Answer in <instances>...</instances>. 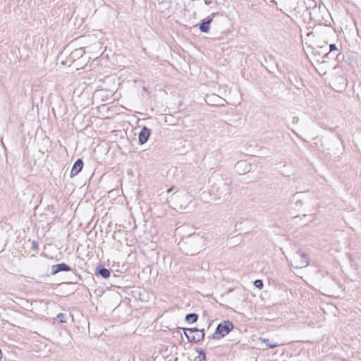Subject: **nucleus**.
<instances>
[{"instance_id":"ddd939ff","label":"nucleus","mask_w":361,"mask_h":361,"mask_svg":"<svg viewBox=\"0 0 361 361\" xmlns=\"http://www.w3.org/2000/svg\"><path fill=\"white\" fill-rule=\"evenodd\" d=\"M104 279H108L110 276V271L104 267H102L97 272Z\"/></svg>"},{"instance_id":"6ab92c4d","label":"nucleus","mask_w":361,"mask_h":361,"mask_svg":"<svg viewBox=\"0 0 361 361\" xmlns=\"http://www.w3.org/2000/svg\"><path fill=\"white\" fill-rule=\"evenodd\" d=\"M312 4H314V5H313V10L317 9L316 4H314V2H312Z\"/></svg>"},{"instance_id":"2eb2a0df","label":"nucleus","mask_w":361,"mask_h":361,"mask_svg":"<svg viewBox=\"0 0 361 361\" xmlns=\"http://www.w3.org/2000/svg\"><path fill=\"white\" fill-rule=\"evenodd\" d=\"M302 195H303L302 192H297L294 195V198L296 200L295 205L297 207H302L303 205V202H302V199L300 198V196Z\"/></svg>"},{"instance_id":"f8f14e48","label":"nucleus","mask_w":361,"mask_h":361,"mask_svg":"<svg viewBox=\"0 0 361 361\" xmlns=\"http://www.w3.org/2000/svg\"><path fill=\"white\" fill-rule=\"evenodd\" d=\"M198 319V315L195 313H190L186 314L185 321L188 323H194Z\"/></svg>"},{"instance_id":"9b49d317","label":"nucleus","mask_w":361,"mask_h":361,"mask_svg":"<svg viewBox=\"0 0 361 361\" xmlns=\"http://www.w3.org/2000/svg\"><path fill=\"white\" fill-rule=\"evenodd\" d=\"M283 3V5L286 8L289 9H295L297 4H298V0H281Z\"/></svg>"},{"instance_id":"423d86ee","label":"nucleus","mask_w":361,"mask_h":361,"mask_svg":"<svg viewBox=\"0 0 361 361\" xmlns=\"http://www.w3.org/2000/svg\"><path fill=\"white\" fill-rule=\"evenodd\" d=\"M150 129L145 126L141 129L138 135L139 142L141 145L145 143L147 141L150 135Z\"/></svg>"},{"instance_id":"1a4fd4ad","label":"nucleus","mask_w":361,"mask_h":361,"mask_svg":"<svg viewBox=\"0 0 361 361\" xmlns=\"http://www.w3.org/2000/svg\"><path fill=\"white\" fill-rule=\"evenodd\" d=\"M329 52L325 54V57L331 59L337 57L338 55V49L335 44H331L329 45Z\"/></svg>"},{"instance_id":"f3484780","label":"nucleus","mask_w":361,"mask_h":361,"mask_svg":"<svg viewBox=\"0 0 361 361\" xmlns=\"http://www.w3.org/2000/svg\"><path fill=\"white\" fill-rule=\"evenodd\" d=\"M254 286L259 289H262L263 288V282L260 279H257L254 281Z\"/></svg>"},{"instance_id":"7ed1b4c3","label":"nucleus","mask_w":361,"mask_h":361,"mask_svg":"<svg viewBox=\"0 0 361 361\" xmlns=\"http://www.w3.org/2000/svg\"><path fill=\"white\" fill-rule=\"evenodd\" d=\"M184 334L189 342L198 343L202 341L204 338V330H200L196 328L185 329Z\"/></svg>"},{"instance_id":"20e7f679","label":"nucleus","mask_w":361,"mask_h":361,"mask_svg":"<svg viewBox=\"0 0 361 361\" xmlns=\"http://www.w3.org/2000/svg\"><path fill=\"white\" fill-rule=\"evenodd\" d=\"M233 328V324L231 322L225 321L220 323L216 329L214 334H219L221 337L227 335Z\"/></svg>"},{"instance_id":"6e6552de","label":"nucleus","mask_w":361,"mask_h":361,"mask_svg":"<svg viewBox=\"0 0 361 361\" xmlns=\"http://www.w3.org/2000/svg\"><path fill=\"white\" fill-rule=\"evenodd\" d=\"M71 270V267L65 263H61L56 265H53L51 267V274H55L60 271H68Z\"/></svg>"},{"instance_id":"39448f33","label":"nucleus","mask_w":361,"mask_h":361,"mask_svg":"<svg viewBox=\"0 0 361 361\" xmlns=\"http://www.w3.org/2000/svg\"><path fill=\"white\" fill-rule=\"evenodd\" d=\"M251 168V164L246 161H239L235 165V171L242 174L250 171Z\"/></svg>"},{"instance_id":"f257e3e1","label":"nucleus","mask_w":361,"mask_h":361,"mask_svg":"<svg viewBox=\"0 0 361 361\" xmlns=\"http://www.w3.org/2000/svg\"><path fill=\"white\" fill-rule=\"evenodd\" d=\"M209 182L212 183L210 193L214 196L213 200L217 204H223L231 199L232 183L229 178L216 176H212Z\"/></svg>"},{"instance_id":"a211bd4d","label":"nucleus","mask_w":361,"mask_h":361,"mask_svg":"<svg viewBox=\"0 0 361 361\" xmlns=\"http://www.w3.org/2000/svg\"><path fill=\"white\" fill-rule=\"evenodd\" d=\"M205 357H206L205 356V353H204V352L202 350L199 351V356H198V357L200 358V360H204Z\"/></svg>"},{"instance_id":"dca6fc26","label":"nucleus","mask_w":361,"mask_h":361,"mask_svg":"<svg viewBox=\"0 0 361 361\" xmlns=\"http://www.w3.org/2000/svg\"><path fill=\"white\" fill-rule=\"evenodd\" d=\"M57 318L59 319V320L60 321V322L61 323H66V319H67V317H66V314H63V313H59L58 315H57Z\"/></svg>"},{"instance_id":"aec40b11","label":"nucleus","mask_w":361,"mask_h":361,"mask_svg":"<svg viewBox=\"0 0 361 361\" xmlns=\"http://www.w3.org/2000/svg\"><path fill=\"white\" fill-rule=\"evenodd\" d=\"M172 189H173V188L167 189V190H166V193H169V192L172 190Z\"/></svg>"},{"instance_id":"f03ea898","label":"nucleus","mask_w":361,"mask_h":361,"mask_svg":"<svg viewBox=\"0 0 361 361\" xmlns=\"http://www.w3.org/2000/svg\"><path fill=\"white\" fill-rule=\"evenodd\" d=\"M290 262L291 267L294 269H302L309 265L310 257L305 252L298 251L291 256Z\"/></svg>"},{"instance_id":"9d476101","label":"nucleus","mask_w":361,"mask_h":361,"mask_svg":"<svg viewBox=\"0 0 361 361\" xmlns=\"http://www.w3.org/2000/svg\"><path fill=\"white\" fill-rule=\"evenodd\" d=\"M212 18L207 20H203L200 24L199 28L202 32H208L209 30V25L212 21Z\"/></svg>"},{"instance_id":"412c9836","label":"nucleus","mask_w":361,"mask_h":361,"mask_svg":"<svg viewBox=\"0 0 361 361\" xmlns=\"http://www.w3.org/2000/svg\"><path fill=\"white\" fill-rule=\"evenodd\" d=\"M177 197H178V196H177V195H176V196L173 197L171 198V201L173 200L174 199H176V198H177Z\"/></svg>"},{"instance_id":"4468645a","label":"nucleus","mask_w":361,"mask_h":361,"mask_svg":"<svg viewBox=\"0 0 361 361\" xmlns=\"http://www.w3.org/2000/svg\"><path fill=\"white\" fill-rule=\"evenodd\" d=\"M260 341L263 343H264L267 347L270 348H274L279 345L277 343H271L269 339L267 338H260Z\"/></svg>"},{"instance_id":"0eeeda50","label":"nucleus","mask_w":361,"mask_h":361,"mask_svg":"<svg viewBox=\"0 0 361 361\" xmlns=\"http://www.w3.org/2000/svg\"><path fill=\"white\" fill-rule=\"evenodd\" d=\"M83 167V162L82 159H78L76 160L75 164H73L71 171V176L73 177L76 175H78L82 170Z\"/></svg>"}]
</instances>
